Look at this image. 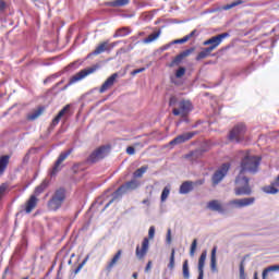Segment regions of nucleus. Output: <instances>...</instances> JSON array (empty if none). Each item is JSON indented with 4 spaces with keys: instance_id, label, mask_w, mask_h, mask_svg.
Masks as SVG:
<instances>
[{
    "instance_id": "18",
    "label": "nucleus",
    "mask_w": 279,
    "mask_h": 279,
    "mask_svg": "<svg viewBox=\"0 0 279 279\" xmlns=\"http://www.w3.org/2000/svg\"><path fill=\"white\" fill-rule=\"evenodd\" d=\"M36 206H38V197H36V195H32L26 202L25 213L29 215V213H32Z\"/></svg>"
},
{
    "instance_id": "8",
    "label": "nucleus",
    "mask_w": 279,
    "mask_h": 279,
    "mask_svg": "<svg viewBox=\"0 0 279 279\" xmlns=\"http://www.w3.org/2000/svg\"><path fill=\"white\" fill-rule=\"evenodd\" d=\"M228 171H230V163H222L211 177L213 186H217L219 183H221L223 178L228 175Z\"/></svg>"
},
{
    "instance_id": "31",
    "label": "nucleus",
    "mask_w": 279,
    "mask_h": 279,
    "mask_svg": "<svg viewBox=\"0 0 279 279\" xmlns=\"http://www.w3.org/2000/svg\"><path fill=\"white\" fill-rule=\"evenodd\" d=\"M147 169H149L148 166H142L141 168L134 171L133 178H143V175L147 173Z\"/></svg>"
},
{
    "instance_id": "12",
    "label": "nucleus",
    "mask_w": 279,
    "mask_h": 279,
    "mask_svg": "<svg viewBox=\"0 0 279 279\" xmlns=\"http://www.w3.org/2000/svg\"><path fill=\"white\" fill-rule=\"evenodd\" d=\"M207 208L208 210H213L214 213H219V215H226V213H228L227 207H223V205H221V203L217 199L210 201L207 204Z\"/></svg>"
},
{
    "instance_id": "27",
    "label": "nucleus",
    "mask_w": 279,
    "mask_h": 279,
    "mask_svg": "<svg viewBox=\"0 0 279 279\" xmlns=\"http://www.w3.org/2000/svg\"><path fill=\"white\" fill-rule=\"evenodd\" d=\"M162 34L161 31H157L153 34H150L148 37H146L143 43L145 45H149L150 43H154L155 40H158V38H160V35Z\"/></svg>"
},
{
    "instance_id": "29",
    "label": "nucleus",
    "mask_w": 279,
    "mask_h": 279,
    "mask_svg": "<svg viewBox=\"0 0 279 279\" xmlns=\"http://www.w3.org/2000/svg\"><path fill=\"white\" fill-rule=\"evenodd\" d=\"M263 192L266 193L267 195H276L279 192V190L274 185V183H271L270 185L264 186Z\"/></svg>"
},
{
    "instance_id": "19",
    "label": "nucleus",
    "mask_w": 279,
    "mask_h": 279,
    "mask_svg": "<svg viewBox=\"0 0 279 279\" xmlns=\"http://www.w3.org/2000/svg\"><path fill=\"white\" fill-rule=\"evenodd\" d=\"M107 8H125L130 5V0H112L105 3Z\"/></svg>"
},
{
    "instance_id": "36",
    "label": "nucleus",
    "mask_w": 279,
    "mask_h": 279,
    "mask_svg": "<svg viewBox=\"0 0 279 279\" xmlns=\"http://www.w3.org/2000/svg\"><path fill=\"white\" fill-rule=\"evenodd\" d=\"M175 267V248L171 250L170 262L168 264V269H173Z\"/></svg>"
},
{
    "instance_id": "63",
    "label": "nucleus",
    "mask_w": 279,
    "mask_h": 279,
    "mask_svg": "<svg viewBox=\"0 0 279 279\" xmlns=\"http://www.w3.org/2000/svg\"><path fill=\"white\" fill-rule=\"evenodd\" d=\"M133 277H134V278H138V274H137V272H134V274H133Z\"/></svg>"
},
{
    "instance_id": "3",
    "label": "nucleus",
    "mask_w": 279,
    "mask_h": 279,
    "mask_svg": "<svg viewBox=\"0 0 279 279\" xmlns=\"http://www.w3.org/2000/svg\"><path fill=\"white\" fill-rule=\"evenodd\" d=\"M64 199H66V190H64V187H59L48 201L49 210H60L62 204H64Z\"/></svg>"
},
{
    "instance_id": "22",
    "label": "nucleus",
    "mask_w": 279,
    "mask_h": 279,
    "mask_svg": "<svg viewBox=\"0 0 279 279\" xmlns=\"http://www.w3.org/2000/svg\"><path fill=\"white\" fill-rule=\"evenodd\" d=\"M45 112V107H38L36 110L33 112L28 113L26 116L27 121H36L38 117H40Z\"/></svg>"
},
{
    "instance_id": "38",
    "label": "nucleus",
    "mask_w": 279,
    "mask_h": 279,
    "mask_svg": "<svg viewBox=\"0 0 279 279\" xmlns=\"http://www.w3.org/2000/svg\"><path fill=\"white\" fill-rule=\"evenodd\" d=\"M182 60H184L183 57H181V54H178L172 61L171 63L169 64L170 68H173V66H178V64H180L182 62Z\"/></svg>"
},
{
    "instance_id": "7",
    "label": "nucleus",
    "mask_w": 279,
    "mask_h": 279,
    "mask_svg": "<svg viewBox=\"0 0 279 279\" xmlns=\"http://www.w3.org/2000/svg\"><path fill=\"white\" fill-rule=\"evenodd\" d=\"M243 136H245V124L240 123L230 131L228 138L231 143H241Z\"/></svg>"
},
{
    "instance_id": "42",
    "label": "nucleus",
    "mask_w": 279,
    "mask_h": 279,
    "mask_svg": "<svg viewBox=\"0 0 279 279\" xmlns=\"http://www.w3.org/2000/svg\"><path fill=\"white\" fill-rule=\"evenodd\" d=\"M156 236V227L151 226L148 230V239H154Z\"/></svg>"
},
{
    "instance_id": "62",
    "label": "nucleus",
    "mask_w": 279,
    "mask_h": 279,
    "mask_svg": "<svg viewBox=\"0 0 279 279\" xmlns=\"http://www.w3.org/2000/svg\"><path fill=\"white\" fill-rule=\"evenodd\" d=\"M77 64V62L71 63L69 66L73 68Z\"/></svg>"
},
{
    "instance_id": "40",
    "label": "nucleus",
    "mask_w": 279,
    "mask_h": 279,
    "mask_svg": "<svg viewBox=\"0 0 279 279\" xmlns=\"http://www.w3.org/2000/svg\"><path fill=\"white\" fill-rule=\"evenodd\" d=\"M186 73V68H179L175 72V77H184V74Z\"/></svg>"
},
{
    "instance_id": "32",
    "label": "nucleus",
    "mask_w": 279,
    "mask_h": 279,
    "mask_svg": "<svg viewBox=\"0 0 279 279\" xmlns=\"http://www.w3.org/2000/svg\"><path fill=\"white\" fill-rule=\"evenodd\" d=\"M182 271H183L184 279L191 278V270L189 269V259H185L183 262Z\"/></svg>"
},
{
    "instance_id": "41",
    "label": "nucleus",
    "mask_w": 279,
    "mask_h": 279,
    "mask_svg": "<svg viewBox=\"0 0 279 279\" xmlns=\"http://www.w3.org/2000/svg\"><path fill=\"white\" fill-rule=\"evenodd\" d=\"M193 51H195V49L194 48H190L187 50H184L180 54H181L182 58H189V56H191L193 53Z\"/></svg>"
},
{
    "instance_id": "59",
    "label": "nucleus",
    "mask_w": 279,
    "mask_h": 279,
    "mask_svg": "<svg viewBox=\"0 0 279 279\" xmlns=\"http://www.w3.org/2000/svg\"><path fill=\"white\" fill-rule=\"evenodd\" d=\"M117 45H119V41L112 43L111 48L117 47Z\"/></svg>"
},
{
    "instance_id": "25",
    "label": "nucleus",
    "mask_w": 279,
    "mask_h": 279,
    "mask_svg": "<svg viewBox=\"0 0 279 279\" xmlns=\"http://www.w3.org/2000/svg\"><path fill=\"white\" fill-rule=\"evenodd\" d=\"M104 51H108V41L101 43L92 53L87 56V58H90V56H99V53H104Z\"/></svg>"
},
{
    "instance_id": "44",
    "label": "nucleus",
    "mask_w": 279,
    "mask_h": 279,
    "mask_svg": "<svg viewBox=\"0 0 279 279\" xmlns=\"http://www.w3.org/2000/svg\"><path fill=\"white\" fill-rule=\"evenodd\" d=\"M183 43H189V39H187L186 36H184V37L181 38V39H175V40L173 41V45H183Z\"/></svg>"
},
{
    "instance_id": "57",
    "label": "nucleus",
    "mask_w": 279,
    "mask_h": 279,
    "mask_svg": "<svg viewBox=\"0 0 279 279\" xmlns=\"http://www.w3.org/2000/svg\"><path fill=\"white\" fill-rule=\"evenodd\" d=\"M195 154H197V150L192 151V153H190L189 155H186V158H191V156H195Z\"/></svg>"
},
{
    "instance_id": "46",
    "label": "nucleus",
    "mask_w": 279,
    "mask_h": 279,
    "mask_svg": "<svg viewBox=\"0 0 279 279\" xmlns=\"http://www.w3.org/2000/svg\"><path fill=\"white\" fill-rule=\"evenodd\" d=\"M144 71H146V69L145 68H140V69H137V70H133L132 72H131V75H138V73H144Z\"/></svg>"
},
{
    "instance_id": "15",
    "label": "nucleus",
    "mask_w": 279,
    "mask_h": 279,
    "mask_svg": "<svg viewBox=\"0 0 279 279\" xmlns=\"http://www.w3.org/2000/svg\"><path fill=\"white\" fill-rule=\"evenodd\" d=\"M195 136V132H189L185 134H181L177 137H174L171 142L170 145H182V143H186V141H191Z\"/></svg>"
},
{
    "instance_id": "61",
    "label": "nucleus",
    "mask_w": 279,
    "mask_h": 279,
    "mask_svg": "<svg viewBox=\"0 0 279 279\" xmlns=\"http://www.w3.org/2000/svg\"><path fill=\"white\" fill-rule=\"evenodd\" d=\"M240 279H245V274L240 275Z\"/></svg>"
},
{
    "instance_id": "52",
    "label": "nucleus",
    "mask_w": 279,
    "mask_h": 279,
    "mask_svg": "<svg viewBox=\"0 0 279 279\" xmlns=\"http://www.w3.org/2000/svg\"><path fill=\"white\" fill-rule=\"evenodd\" d=\"M5 10V1L0 0V12H3Z\"/></svg>"
},
{
    "instance_id": "39",
    "label": "nucleus",
    "mask_w": 279,
    "mask_h": 279,
    "mask_svg": "<svg viewBox=\"0 0 279 279\" xmlns=\"http://www.w3.org/2000/svg\"><path fill=\"white\" fill-rule=\"evenodd\" d=\"M197 250V239H194L190 247V256H195Z\"/></svg>"
},
{
    "instance_id": "24",
    "label": "nucleus",
    "mask_w": 279,
    "mask_h": 279,
    "mask_svg": "<svg viewBox=\"0 0 279 279\" xmlns=\"http://www.w3.org/2000/svg\"><path fill=\"white\" fill-rule=\"evenodd\" d=\"M130 34H132L130 27H121L116 31L113 38H123L125 36H130Z\"/></svg>"
},
{
    "instance_id": "26",
    "label": "nucleus",
    "mask_w": 279,
    "mask_h": 279,
    "mask_svg": "<svg viewBox=\"0 0 279 279\" xmlns=\"http://www.w3.org/2000/svg\"><path fill=\"white\" fill-rule=\"evenodd\" d=\"M210 269L217 271V246H214L210 255Z\"/></svg>"
},
{
    "instance_id": "13",
    "label": "nucleus",
    "mask_w": 279,
    "mask_h": 279,
    "mask_svg": "<svg viewBox=\"0 0 279 279\" xmlns=\"http://www.w3.org/2000/svg\"><path fill=\"white\" fill-rule=\"evenodd\" d=\"M147 252H149V238H144L142 242V248L140 246L136 247L135 254L137 258H145L147 256Z\"/></svg>"
},
{
    "instance_id": "60",
    "label": "nucleus",
    "mask_w": 279,
    "mask_h": 279,
    "mask_svg": "<svg viewBox=\"0 0 279 279\" xmlns=\"http://www.w3.org/2000/svg\"><path fill=\"white\" fill-rule=\"evenodd\" d=\"M253 279H258V272H254Z\"/></svg>"
},
{
    "instance_id": "48",
    "label": "nucleus",
    "mask_w": 279,
    "mask_h": 279,
    "mask_svg": "<svg viewBox=\"0 0 279 279\" xmlns=\"http://www.w3.org/2000/svg\"><path fill=\"white\" fill-rule=\"evenodd\" d=\"M166 242L168 243V245H171V229H168L167 231Z\"/></svg>"
},
{
    "instance_id": "17",
    "label": "nucleus",
    "mask_w": 279,
    "mask_h": 279,
    "mask_svg": "<svg viewBox=\"0 0 279 279\" xmlns=\"http://www.w3.org/2000/svg\"><path fill=\"white\" fill-rule=\"evenodd\" d=\"M193 181H184L179 189L180 195H189V193L193 192Z\"/></svg>"
},
{
    "instance_id": "2",
    "label": "nucleus",
    "mask_w": 279,
    "mask_h": 279,
    "mask_svg": "<svg viewBox=\"0 0 279 279\" xmlns=\"http://www.w3.org/2000/svg\"><path fill=\"white\" fill-rule=\"evenodd\" d=\"M141 186V182L136 179H132L131 181L125 182L122 184L117 191L112 193V199H110L102 210L109 208L111 204L116 202V199H121L125 193H130V191H136Z\"/></svg>"
},
{
    "instance_id": "53",
    "label": "nucleus",
    "mask_w": 279,
    "mask_h": 279,
    "mask_svg": "<svg viewBox=\"0 0 279 279\" xmlns=\"http://www.w3.org/2000/svg\"><path fill=\"white\" fill-rule=\"evenodd\" d=\"M271 184L275 187H279V174H278V177L276 178V180Z\"/></svg>"
},
{
    "instance_id": "50",
    "label": "nucleus",
    "mask_w": 279,
    "mask_h": 279,
    "mask_svg": "<svg viewBox=\"0 0 279 279\" xmlns=\"http://www.w3.org/2000/svg\"><path fill=\"white\" fill-rule=\"evenodd\" d=\"M175 104H178V98L171 97L169 100V106H175Z\"/></svg>"
},
{
    "instance_id": "34",
    "label": "nucleus",
    "mask_w": 279,
    "mask_h": 279,
    "mask_svg": "<svg viewBox=\"0 0 279 279\" xmlns=\"http://www.w3.org/2000/svg\"><path fill=\"white\" fill-rule=\"evenodd\" d=\"M243 3H245V0H234L230 4L222 7V10H232V8H236V5H241Z\"/></svg>"
},
{
    "instance_id": "21",
    "label": "nucleus",
    "mask_w": 279,
    "mask_h": 279,
    "mask_svg": "<svg viewBox=\"0 0 279 279\" xmlns=\"http://www.w3.org/2000/svg\"><path fill=\"white\" fill-rule=\"evenodd\" d=\"M123 254V251L119 250L114 256L111 258V260L109 262V264L107 265V270L111 271L112 268L114 267V265H117L119 263V260H121V256Z\"/></svg>"
},
{
    "instance_id": "47",
    "label": "nucleus",
    "mask_w": 279,
    "mask_h": 279,
    "mask_svg": "<svg viewBox=\"0 0 279 279\" xmlns=\"http://www.w3.org/2000/svg\"><path fill=\"white\" fill-rule=\"evenodd\" d=\"M126 154H129V156H134V154H136V149L132 146H129L126 148Z\"/></svg>"
},
{
    "instance_id": "33",
    "label": "nucleus",
    "mask_w": 279,
    "mask_h": 279,
    "mask_svg": "<svg viewBox=\"0 0 279 279\" xmlns=\"http://www.w3.org/2000/svg\"><path fill=\"white\" fill-rule=\"evenodd\" d=\"M170 194H171V186L169 185L165 186L161 192V197H160L161 202H167Z\"/></svg>"
},
{
    "instance_id": "10",
    "label": "nucleus",
    "mask_w": 279,
    "mask_h": 279,
    "mask_svg": "<svg viewBox=\"0 0 279 279\" xmlns=\"http://www.w3.org/2000/svg\"><path fill=\"white\" fill-rule=\"evenodd\" d=\"M72 151H73L72 149H69L68 151L61 153L59 155L57 161L54 162V166L52 167V169H50V172H49L50 178L58 175L59 171L62 170V168L60 167L61 162H64L69 158V156H71Z\"/></svg>"
},
{
    "instance_id": "54",
    "label": "nucleus",
    "mask_w": 279,
    "mask_h": 279,
    "mask_svg": "<svg viewBox=\"0 0 279 279\" xmlns=\"http://www.w3.org/2000/svg\"><path fill=\"white\" fill-rule=\"evenodd\" d=\"M245 274V266L243 265V262L240 264V275Z\"/></svg>"
},
{
    "instance_id": "45",
    "label": "nucleus",
    "mask_w": 279,
    "mask_h": 279,
    "mask_svg": "<svg viewBox=\"0 0 279 279\" xmlns=\"http://www.w3.org/2000/svg\"><path fill=\"white\" fill-rule=\"evenodd\" d=\"M206 182L205 179H199L193 182V189H195V186H202L204 183Z\"/></svg>"
},
{
    "instance_id": "5",
    "label": "nucleus",
    "mask_w": 279,
    "mask_h": 279,
    "mask_svg": "<svg viewBox=\"0 0 279 279\" xmlns=\"http://www.w3.org/2000/svg\"><path fill=\"white\" fill-rule=\"evenodd\" d=\"M97 69H99V65H94L92 68H87L84 70H81L80 72H77L75 75H73L68 85L64 87V89L69 88V86L76 84V82H82V80H84V77H87V75H90L93 73H95V71H97Z\"/></svg>"
},
{
    "instance_id": "43",
    "label": "nucleus",
    "mask_w": 279,
    "mask_h": 279,
    "mask_svg": "<svg viewBox=\"0 0 279 279\" xmlns=\"http://www.w3.org/2000/svg\"><path fill=\"white\" fill-rule=\"evenodd\" d=\"M5 191H8V185H0V199H3V195H5Z\"/></svg>"
},
{
    "instance_id": "1",
    "label": "nucleus",
    "mask_w": 279,
    "mask_h": 279,
    "mask_svg": "<svg viewBox=\"0 0 279 279\" xmlns=\"http://www.w3.org/2000/svg\"><path fill=\"white\" fill-rule=\"evenodd\" d=\"M260 157L258 156H245L241 161V171L235 179L234 193L238 196L252 195V187L250 186V178L245 177L247 173H258V167H260Z\"/></svg>"
},
{
    "instance_id": "28",
    "label": "nucleus",
    "mask_w": 279,
    "mask_h": 279,
    "mask_svg": "<svg viewBox=\"0 0 279 279\" xmlns=\"http://www.w3.org/2000/svg\"><path fill=\"white\" fill-rule=\"evenodd\" d=\"M271 271H279V265H272L267 268H265L262 272V279H267V276L271 274Z\"/></svg>"
},
{
    "instance_id": "37",
    "label": "nucleus",
    "mask_w": 279,
    "mask_h": 279,
    "mask_svg": "<svg viewBox=\"0 0 279 279\" xmlns=\"http://www.w3.org/2000/svg\"><path fill=\"white\" fill-rule=\"evenodd\" d=\"M88 258H90V255H86V257L83 259V262L74 270V274H80V271H82V269L84 268V265H86V263H88Z\"/></svg>"
},
{
    "instance_id": "51",
    "label": "nucleus",
    "mask_w": 279,
    "mask_h": 279,
    "mask_svg": "<svg viewBox=\"0 0 279 279\" xmlns=\"http://www.w3.org/2000/svg\"><path fill=\"white\" fill-rule=\"evenodd\" d=\"M56 77H58V75L54 74V75H52V76L46 78V80L44 81V84H48V82H51L52 80H56Z\"/></svg>"
},
{
    "instance_id": "9",
    "label": "nucleus",
    "mask_w": 279,
    "mask_h": 279,
    "mask_svg": "<svg viewBox=\"0 0 279 279\" xmlns=\"http://www.w3.org/2000/svg\"><path fill=\"white\" fill-rule=\"evenodd\" d=\"M106 156H108V147L100 146L88 156L87 162L95 165V162H99V160H104Z\"/></svg>"
},
{
    "instance_id": "64",
    "label": "nucleus",
    "mask_w": 279,
    "mask_h": 279,
    "mask_svg": "<svg viewBox=\"0 0 279 279\" xmlns=\"http://www.w3.org/2000/svg\"><path fill=\"white\" fill-rule=\"evenodd\" d=\"M69 265H71V259L69 260Z\"/></svg>"
},
{
    "instance_id": "30",
    "label": "nucleus",
    "mask_w": 279,
    "mask_h": 279,
    "mask_svg": "<svg viewBox=\"0 0 279 279\" xmlns=\"http://www.w3.org/2000/svg\"><path fill=\"white\" fill-rule=\"evenodd\" d=\"M210 53H213V50L207 47L205 49H203L197 56H196V60H204V58H208V56H210Z\"/></svg>"
},
{
    "instance_id": "11",
    "label": "nucleus",
    "mask_w": 279,
    "mask_h": 279,
    "mask_svg": "<svg viewBox=\"0 0 279 279\" xmlns=\"http://www.w3.org/2000/svg\"><path fill=\"white\" fill-rule=\"evenodd\" d=\"M191 110H193V104H191L189 100H181L179 102V108H174L172 113L174 117H180V114L181 117H186Z\"/></svg>"
},
{
    "instance_id": "20",
    "label": "nucleus",
    "mask_w": 279,
    "mask_h": 279,
    "mask_svg": "<svg viewBox=\"0 0 279 279\" xmlns=\"http://www.w3.org/2000/svg\"><path fill=\"white\" fill-rule=\"evenodd\" d=\"M66 112H69V106H65L63 109H61L56 118L52 120L50 124L51 130H53V128H56V125L60 123V120L63 118L64 114H66Z\"/></svg>"
},
{
    "instance_id": "4",
    "label": "nucleus",
    "mask_w": 279,
    "mask_h": 279,
    "mask_svg": "<svg viewBox=\"0 0 279 279\" xmlns=\"http://www.w3.org/2000/svg\"><path fill=\"white\" fill-rule=\"evenodd\" d=\"M256 202V198L254 197H247V198H235L232 201H229L225 204L227 208V213L230 210H233V208H245L247 206H252Z\"/></svg>"
},
{
    "instance_id": "58",
    "label": "nucleus",
    "mask_w": 279,
    "mask_h": 279,
    "mask_svg": "<svg viewBox=\"0 0 279 279\" xmlns=\"http://www.w3.org/2000/svg\"><path fill=\"white\" fill-rule=\"evenodd\" d=\"M142 204H146V206H149V199H144Z\"/></svg>"
},
{
    "instance_id": "56",
    "label": "nucleus",
    "mask_w": 279,
    "mask_h": 279,
    "mask_svg": "<svg viewBox=\"0 0 279 279\" xmlns=\"http://www.w3.org/2000/svg\"><path fill=\"white\" fill-rule=\"evenodd\" d=\"M29 160V153H26V155L24 156L23 161L27 162Z\"/></svg>"
},
{
    "instance_id": "14",
    "label": "nucleus",
    "mask_w": 279,
    "mask_h": 279,
    "mask_svg": "<svg viewBox=\"0 0 279 279\" xmlns=\"http://www.w3.org/2000/svg\"><path fill=\"white\" fill-rule=\"evenodd\" d=\"M118 77H119V73H113L110 77H108L101 85L99 93L104 94L106 93V90H109V88H112Z\"/></svg>"
},
{
    "instance_id": "49",
    "label": "nucleus",
    "mask_w": 279,
    "mask_h": 279,
    "mask_svg": "<svg viewBox=\"0 0 279 279\" xmlns=\"http://www.w3.org/2000/svg\"><path fill=\"white\" fill-rule=\"evenodd\" d=\"M197 35V29L192 31L189 35L185 36L187 40H191V38H194V36Z\"/></svg>"
},
{
    "instance_id": "35",
    "label": "nucleus",
    "mask_w": 279,
    "mask_h": 279,
    "mask_svg": "<svg viewBox=\"0 0 279 279\" xmlns=\"http://www.w3.org/2000/svg\"><path fill=\"white\" fill-rule=\"evenodd\" d=\"M49 186V182L44 181L39 186L35 189V195H40L45 193V190Z\"/></svg>"
},
{
    "instance_id": "23",
    "label": "nucleus",
    "mask_w": 279,
    "mask_h": 279,
    "mask_svg": "<svg viewBox=\"0 0 279 279\" xmlns=\"http://www.w3.org/2000/svg\"><path fill=\"white\" fill-rule=\"evenodd\" d=\"M8 165H10V156L3 155L0 157V175L5 173V169H8Z\"/></svg>"
},
{
    "instance_id": "16",
    "label": "nucleus",
    "mask_w": 279,
    "mask_h": 279,
    "mask_svg": "<svg viewBox=\"0 0 279 279\" xmlns=\"http://www.w3.org/2000/svg\"><path fill=\"white\" fill-rule=\"evenodd\" d=\"M207 256H208V253L206 251H203L198 258V277H197V279H204V267L206 265Z\"/></svg>"
},
{
    "instance_id": "55",
    "label": "nucleus",
    "mask_w": 279,
    "mask_h": 279,
    "mask_svg": "<svg viewBox=\"0 0 279 279\" xmlns=\"http://www.w3.org/2000/svg\"><path fill=\"white\" fill-rule=\"evenodd\" d=\"M149 269H151V262H148L146 267H145V271H149Z\"/></svg>"
},
{
    "instance_id": "6",
    "label": "nucleus",
    "mask_w": 279,
    "mask_h": 279,
    "mask_svg": "<svg viewBox=\"0 0 279 279\" xmlns=\"http://www.w3.org/2000/svg\"><path fill=\"white\" fill-rule=\"evenodd\" d=\"M226 38H230V33H222L210 37L209 39L205 40L203 45L204 47L209 48L211 51H215V49H217V47H219V45H221Z\"/></svg>"
}]
</instances>
